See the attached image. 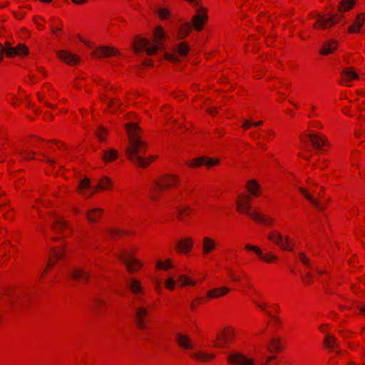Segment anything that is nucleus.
Returning a JSON list of instances; mask_svg holds the SVG:
<instances>
[{
	"instance_id": "f257e3e1",
	"label": "nucleus",
	"mask_w": 365,
	"mask_h": 365,
	"mask_svg": "<svg viewBox=\"0 0 365 365\" xmlns=\"http://www.w3.org/2000/svg\"><path fill=\"white\" fill-rule=\"evenodd\" d=\"M297 188L301 195L315 209L324 210L329 206L331 199L325 195V189L319 186L314 180L308 178L304 185L298 182Z\"/></svg>"
},
{
	"instance_id": "f03ea898",
	"label": "nucleus",
	"mask_w": 365,
	"mask_h": 365,
	"mask_svg": "<svg viewBox=\"0 0 365 365\" xmlns=\"http://www.w3.org/2000/svg\"><path fill=\"white\" fill-rule=\"evenodd\" d=\"M125 130L129 140L126 156L130 160H134L138 155H143L145 153L147 145L141 139V131L136 123H127Z\"/></svg>"
},
{
	"instance_id": "7ed1b4c3",
	"label": "nucleus",
	"mask_w": 365,
	"mask_h": 365,
	"mask_svg": "<svg viewBox=\"0 0 365 365\" xmlns=\"http://www.w3.org/2000/svg\"><path fill=\"white\" fill-rule=\"evenodd\" d=\"M252 301L256 307L267 313V317L269 318V323L274 329H279L283 327V320L278 315L281 312L278 304H269L263 299L257 297H254Z\"/></svg>"
},
{
	"instance_id": "20e7f679",
	"label": "nucleus",
	"mask_w": 365,
	"mask_h": 365,
	"mask_svg": "<svg viewBox=\"0 0 365 365\" xmlns=\"http://www.w3.org/2000/svg\"><path fill=\"white\" fill-rule=\"evenodd\" d=\"M180 182V178L178 175L174 173H168L160 175L152 184L151 190L152 194L150 198L155 200L156 193L175 189L178 187Z\"/></svg>"
},
{
	"instance_id": "39448f33",
	"label": "nucleus",
	"mask_w": 365,
	"mask_h": 365,
	"mask_svg": "<svg viewBox=\"0 0 365 365\" xmlns=\"http://www.w3.org/2000/svg\"><path fill=\"white\" fill-rule=\"evenodd\" d=\"M267 238L270 242L284 252H292L297 247V242L293 237L289 235H283L277 230L269 232Z\"/></svg>"
},
{
	"instance_id": "423d86ee",
	"label": "nucleus",
	"mask_w": 365,
	"mask_h": 365,
	"mask_svg": "<svg viewBox=\"0 0 365 365\" xmlns=\"http://www.w3.org/2000/svg\"><path fill=\"white\" fill-rule=\"evenodd\" d=\"M237 338V331L235 327L227 325L220 329L213 341V346L217 349H225L234 343Z\"/></svg>"
},
{
	"instance_id": "0eeeda50",
	"label": "nucleus",
	"mask_w": 365,
	"mask_h": 365,
	"mask_svg": "<svg viewBox=\"0 0 365 365\" xmlns=\"http://www.w3.org/2000/svg\"><path fill=\"white\" fill-rule=\"evenodd\" d=\"M301 148H307V145L310 142L315 149H321L328 144L326 136L322 134H317L313 132L305 130L299 135Z\"/></svg>"
},
{
	"instance_id": "6e6552de",
	"label": "nucleus",
	"mask_w": 365,
	"mask_h": 365,
	"mask_svg": "<svg viewBox=\"0 0 365 365\" xmlns=\"http://www.w3.org/2000/svg\"><path fill=\"white\" fill-rule=\"evenodd\" d=\"M345 21V16L341 14H334L329 16H319L312 27L315 30H324Z\"/></svg>"
},
{
	"instance_id": "1a4fd4ad",
	"label": "nucleus",
	"mask_w": 365,
	"mask_h": 365,
	"mask_svg": "<svg viewBox=\"0 0 365 365\" xmlns=\"http://www.w3.org/2000/svg\"><path fill=\"white\" fill-rule=\"evenodd\" d=\"M166 38L165 29L161 25L156 26L152 34L151 44L148 49V56H153L162 48L163 41Z\"/></svg>"
},
{
	"instance_id": "9d476101",
	"label": "nucleus",
	"mask_w": 365,
	"mask_h": 365,
	"mask_svg": "<svg viewBox=\"0 0 365 365\" xmlns=\"http://www.w3.org/2000/svg\"><path fill=\"white\" fill-rule=\"evenodd\" d=\"M195 14L191 19V25L194 31L197 32L202 31L208 21V10L200 3Z\"/></svg>"
},
{
	"instance_id": "9b49d317",
	"label": "nucleus",
	"mask_w": 365,
	"mask_h": 365,
	"mask_svg": "<svg viewBox=\"0 0 365 365\" xmlns=\"http://www.w3.org/2000/svg\"><path fill=\"white\" fill-rule=\"evenodd\" d=\"M67 252V245H63L58 247H55L51 250L49 253V258L47 262L46 266L42 272V276L45 275L47 272L55 266L58 261L62 259Z\"/></svg>"
},
{
	"instance_id": "f8f14e48",
	"label": "nucleus",
	"mask_w": 365,
	"mask_h": 365,
	"mask_svg": "<svg viewBox=\"0 0 365 365\" xmlns=\"http://www.w3.org/2000/svg\"><path fill=\"white\" fill-rule=\"evenodd\" d=\"M194 243L195 240L192 237L184 236L176 242L175 250L178 255H188L193 250Z\"/></svg>"
},
{
	"instance_id": "ddd939ff",
	"label": "nucleus",
	"mask_w": 365,
	"mask_h": 365,
	"mask_svg": "<svg viewBox=\"0 0 365 365\" xmlns=\"http://www.w3.org/2000/svg\"><path fill=\"white\" fill-rule=\"evenodd\" d=\"M252 198L245 192L239 194L236 198V210L245 215L252 208Z\"/></svg>"
},
{
	"instance_id": "4468645a",
	"label": "nucleus",
	"mask_w": 365,
	"mask_h": 365,
	"mask_svg": "<svg viewBox=\"0 0 365 365\" xmlns=\"http://www.w3.org/2000/svg\"><path fill=\"white\" fill-rule=\"evenodd\" d=\"M2 53H5L7 56L11 58L16 56L22 58L28 55L29 48L23 43H19L14 47L8 48H3V46L0 45V55ZM1 58L2 57L0 56V61Z\"/></svg>"
},
{
	"instance_id": "2eb2a0df",
	"label": "nucleus",
	"mask_w": 365,
	"mask_h": 365,
	"mask_svg": "<svg viewBox=\"0 0 365 365\" xmlns=\"http://www.w3.org/2000/svg\"><path fill=\"white\" fill-rule=\"evenodd\" d=\"M56 56L59 61L68 66H76L80 62L79 56L66 49L56 51Z\"/></svg>"
},
{
	"instance_id": "dca6fc26",
	"label": "nucleus",
	"mask_w": 365,
	"mask_h": 365,
	"mask_svg": "<svg viewBox=\"0 0 365 365\" xmlns=\"http://www.w3.org/2000/svg\"><path fill=\"white\" fill-rule=\"evenodd\" d=\"M227 361L231 365H255V360L241 352L234 351L227 357Z\"/></svg>"
},
{
	"instance_id": "f3484780",
	"label": "nucleus",
	"mask_w": 365,
	"mask_h": 365,
	"mask_svg": "<svg viewBox=\"0 0 365 365\" xmlns=\"http://www.w3.org/2000/svg\"><path fill=\"white\" fill-rule=\"evenodd\" d=\"M52 231L60 235L61 237H68L72 233L71 225L63 218H58L55 220L52 225Z\"/></svg>"
},
{
	"instance_id": "a211bd4d",
	"label": "nucleus",
	"mask_w": 365,
	"mask_h": 365,
	"mask_svg": "<svg viewBox=\"0 0 365 365\" xmlns=\"http://www.w3.org/2000/svg\"><path fill=\"white\" fill-rule=\"evenodd\" d=\"M76 192L83 199L87 200L92 197L96 193V190L95 187L91 186L90 179L84 178L77 186Z\"/></svg>"
},
{
	"instance_id": "6ab92c4d",
	"label": "nucleus",
	"mask_w": 365,
	"mask_h": 365,
	"mask_svg": "<svg viewBox=\"0 0 365 365\" xmlns=\"http://www.w3.org/2000/svg\"><path fill=\"white\" fill-rule=\"evenodd\" d=\"M149 308L145 306H140L135 310V321L138 329L145 330L148 329V319L149 315Z\"/></svg>"
},
{
	"instance_id": "aec40b11",
	"label": "nucleus",
	"mask_w": 365,
	"mask_h": 365,
	"mask_svg": "<svg viewBox=\"0 0 365 365\" xmlns=\"http://www.w3.org/2000/svg\"><path fill=\"white\" fill-rule=\"evenodd\" d=\"M359 74L354 67H346L341 72V84L350 86L351 82L359 80Z\"/></svg>"
},
{
	"instance_id": "412c9836",
	"label": "nucleus",
	"mask_w": 365,
	"mask_h": 365,
	"mask_svg": "<svg viewBox=\"0 0 365 365\" xmlns=\"http://www.w3.org/2000/svg\"><path fill=\"white\" fill-rule=\"evenodd\" d=\"M245 216L248 217L250 220L257 224L271 226L274 223L272 218L264 215L253 207L245 215Z\"/></svg>"
},
{
	"instance_id": "4be33fe9",
	"label": "nucleus",
	"mask_w": 365,
	"mask_h": 365,
	"mask_svg": "<svg viewBox=\"0 0 365 365\" xmlns=\"http://www.w3.org/2000/svg\"><path fill=\"white\" fill-rule=\"evenodd\" d=\"M151 42L145 36H135L132 42V48L135 53L145 52L148 55V49L150 48Z\"/></svg>"
},
{
	"instance_id": "5701e85b",
	"label": "nucleus",
	"mask_w": 365,
	"mask_h": 365,
	"mask_svg": "<svg viewBox=\"0 0 365 365\" xmlns=\"http://www.w3.org/2000/svg\"><path fill=\"white\" fill-rule=\"evenodd\" d=\"M120 259L123 261L127 271L130 274L140 271L145 266L144 262L138 257H130L124 259L120 257Z\"/></svg>"
},
{
	"instance_id": "b1692460",
	"label": "nucleus",
	"mask_w": 365,
	"mask_h": 365,
	"mask_svg": "<svg viewBox=\"0 0 365 365\" xmlns=\"http://www.w3.org/2000/svg\"><path fill=\"white\" fill-rule=\"evenodd\" d=\"M217 240L210 236H204L202 238L201 252L203 256H207L217 249Z\"/></svg>"
},
{
	"instance_id": "393cba45",
	"label": "nucleus",
	"mask_w": 365,
	"mask_h": 365,
	"mask_svg": "<svg viewBox=\"0 0 365 365\" xmlns=\"http://www.w3.org/2000/svg\"><path fill=\"white\" fill-rule=\"evenodd\" d=\"M93 56L96 58H108L110 56H118L119 51L113 46H101L96 47L92 53Z\"/></svg>"
},
{
	"instance_id": "a878e982",
	"label": "nucleus",
	"mask_w": 365,
	"mask_h": 365,
	"mask_svg": "<svg viewBox=\"0 0 365 365\" xmlns=\"http://www.w3.org/2000/svg\"><path fill=\"white\" fill-rule=\"evenodd\" d=\"M246 193L252 198H258L262 195V187L261 185L255 179L247 180L245 185Z\"/></svg>"
},
{
	"instance_id": "bb28decb",
	"label": "nucleus",
	"mask_w": 365,
	"mask_h": 365,
	"mask_svg": "<svg viewBox=\"0 0 365 365\" xmlns=\"http://www.w3.org/2000/svg\"><path fill=\"white\" fill-rule=\"evenodd\" d=\"M128 287L130 293L135 296H143L145 293L143 281L137 277H131L128 280Z\"/></svg>"
},
{
	"instance_id": "cd10ccee",
	"label": "nucleus",
	"mask_w": 365,
	"mask_h": 365,
	"mask_svg": "<svg viewBox=\"0 0 365 365\" xmlns=\"http://www.w3.org/2000/svg\"><path fill=\"white\" fill-rule=\"evenodd\" d=\"M104 210L101 207H91L86 210L85 217L89 224H97L103 218Z\"/></svg>"
},
{
	"instance_id": "c85d7f7f",
	"label": "nucleus",
	"mask_w": 365,
	"mask_h": 365,
	"mask_svg": "<svg viewBox=\"0 0 365 365\" xmlns=\"http://www.w3.org/2000/svg\"><path fill=\"white\" fill-rule=\"evenodd\" d=\"M284 346V339L279 336H275L269 339L267 345V349L272 354H277L282 351Z\"/></svg>"
},
{
	"instance_id": "c756f323",
	"label": "nucleus",
	"mask_w": 365,
	"mask_h": 365,
	"mask_svg": "<svg viewBox=\"0 0 365 365\" xmlns=\"http://www.w3.org/2000/svg\"><path fill=\"white\" fill-rule=\"evenodd\" d=\"M38 99L40 101H45V103L52 108H53V105L48 103V99H53L56 97V93L53 89L51 88L50 85H45L41 92L37 93Z\"/></svg>"
},
{
	"instance_id": "7c9ffc66",
	"label": "nucleus",
	"mask_w": 365,
	"mask_h": 365,
	"mask_svg": "<svg viewBox=\"0 0 365 365\" xmlns=\"http://www.w3.org/2000/svg\"><path fill=\"white\" fill-rule=\"evenodd\" d=\"M190 357L197 362L208 363L213 361L215 359L216 355L215 354L212 352H207L205 351L198 350L195 352H192L190 354Z\"/></svg>"
},
{
	"instance_id": "2f4dec72",
	"label": "nucleus",
	"mask_w": 365,
	"mask_h": 365,
	"mask_svg": "<svg viewBox=\"0 0 365 365\" xmlns=\"http://www.w3.org/2000/svg\"><path fill=\"white\" fill-rule=\"evenodd\" d=\"M230 291V288L226 286L215 287L207 292L206 298L210 300L221 298L227 295Z\"/></svg>"
},
{
	"instance_id": "473e14b6",
	"label": "nucleus",
	"mask_w": 365,
	"mask_h": 365,
	"mask_svg": "<svg viewBox=\"0 0 365 365\" xmlns=\"http://www.w3.org/2000/svg\"><path fill=\"white\" fill-rule=\"evenodd\" d=\"M155 270L160 272H168L175 268V264L172 259H158L155 263Z\"/></svg>"
},
{
	"instance_id": "72a5a7b5",
	"label": "nucleus",
	"mask_w": 365,
	"mask_h": 365,
	"mask_svg": "<svg viewBox=\"0 0 365 365\" xmlns=\"http://www.w3.org/2000/svg\"><path fill=\"white\" fill-rule=\"evenodd\" d=\"M176 341L178 345L185 350H190L194 348V343L192 339L185 334L179 333L176 336Z\"/></svg>"
},
{
	"instance_id": "f704fd0d",
	"label": "nucleus",
	"mask_w": 365,
	"mask_h": 365,
	"mask_svg": "<svg viewBox=\"0 0 365 365\" xmlns=\"http://www.w3.org/2000/svg\"><path fill=\"white\" fill-rule=\"evenodd\" d=\"M38 140L36 138L33 139L31 141L26 142L22 148L19 150V153L23 160H30L34 158V153L29 150L30 148H32Z\"/></svg>"
},
{
	"instance_id": "c9c22d12",
	"label": "nucleus",
	"mask_w": 365,
	"mask_h": 365,
	"mask_svg": "<svg viewBox=\"0 0 365 365\" xmlns=\"http://www.w3.org/2000/svg\"><path fill=\"white\" fill-rule=\"evenodd\" d=\"M178 284L181 288L195 287L197 286L199 282L195 279L185 274H180L178 277Z\"/></svg>"
},
{
	"instance_id": "e433bc0d",
	"label": "nucleus",
	"mask_w": 365,
	"mask_h": 365,
	"mask_svg": "<svg viewBox=\"0 0 365 365\" xmlns=\"http://www.w3.org/2000/svg\"><path fill=\"white\" fill-rule=\"evenodd\" d=\"M259 260L266 264H277L279 262L280 258L274 252L267 251L265 252H262Z\"/></svg>"
},
{
	"instance_id": "4c0bfd02",
	"label": "nucleus",
	"mask_w": 365,
	"mask_h": 365,
	"mask_svg": "<svg viewBox=\"0 0 365 365\" xmlns=\"http://www.w3.org/2000/svg\"><path fill=\"white\" fill-rule=\"evenodd\" d=\"M338 47V42L334 39H329L324 41L320 48L322 55H329L334 52Z\"/></svg>"
},
{
	"instance_id": "58836bf2",
	"label": "nucleus",
	"mask_w": 365,
	"mask_h": 365,
	"mask_svg": "<svg viewBox=\"0 0 365 365\" xmlns=\"http://www.w3.org/2000/svg\"><path fill=\"white\" fill-rule=\"evenodd\" d=\"M193 27L190 22H183L178 29L176 38L178 40H182L187 38L193 31Z\"/></svg>"
},
{
	"instance_id": "ea45409f",
	"label": "nucleus",
	"mask_w": 365,
	"mask_h": 365,
	"mask_svg": "<svg viewBox=\"0 0 365 365\" xmlns=\"http://www.w3.org/2000/svg\"><path fill=\"white\" fill-rule=\"evenodd\" d=\"M194 210L189 205H183L179 207L177 212V217L180 221H185L193 214Z\"/></svg>"
},
{
	"instance_id": "a19ab883",
	"label": "nucleus",
	"mask_w": 365,
	"mask_h": 365,
	"mask_svg": "<svg viewBox=\"0 0 365 365\" xmlns=\"http://www.w3.org/2000/svg\"><path fill=\"white\" fill-rule=\"evenodd\" d=\"M357 4V0H340L337 6L338 14L348 12L353 9Z\"/></svg>"
},
{
	"instance_id": "79ce46f5",
	"label": "nucleus",
	"mask_w": 365,
	"mask_h": 365,
	"mask_svg": "<svg viewBox=\"0 0 365 365\" xmlns=\"http://www.w3.org/2000/svg\"><path fill=\"white\" fill-rule=\"evenodd\" d=\"M365 21V14H359L352 25L349 27L348 31L350 34H356L360 31Z\"/></svg>"
},
{
	"instance_id": "37998d69",
	"label": "nucleus",
	"mask_w": 365,
	"mask_h": 365,
	"mask_svg": "<svg viewBox=\"0 0 365 365\" xmlns=\"http://www.w3.org/2000/svg\"><path fill=\"white\" fill-rule=\"evenodd\" d=\"M112 187V181L108 177H103L100 178L98 184L95 186L96 192L110 190Z\"/></svg>"
},
{
	"instance_id": "c03bdc74",
	"label": "nucleus",
	"mask_w": 365,
	"mask_h": 365,
	"mask_svg": "<svg viewBox=\"0 0 365 365\" xmlns=\"http://www.w3.org/2000/svg\"><path fill=\"white\" fill-rule=\"evenodd\" d=\"M155 158L156 157L154 155H150L145 158L141 155H138L134 160L131 161L140 168H146L155 160Z\"/></svg>"
},
{
	"instance_id": "a18cd8bd",
	"label": "nucleus",
	"mask_w": 365,
	"mask_h": 365,
	"mask_svg": "<svg viewBox=\"0 0 365 365\" xmlns=\"http://www.w3.org/2000/svg\"><path fill=\"white\" fill-rule=\"evenodd\" d=\"M190 47L187 42L181 41L173 48V52H176L181 57H186L190 53Z\"/></svg>"
},
{
	"instance_id": "49530a36",
	"label": "nucleus",
	"mask_w": 365,
	"mask_h": 365,
	"mask_svg": "<svg viewBox=\"0 0 365 365\" xmlns=\"http://www.w3.org/2000/svg\"><path fill=\"white\" fill-rule=\"evenodd\" d=\"M24 97V93L22 91H19L17 94L14 93H10L6 96V101L9 103L13 106H18L21 100Z\"/></svg>"
},
{
	"instance_id": "de8ad7c7",
	"label": "nucleus",
	"mask_w": 365,
	"mask_h": 365,
	"mask_svg": "<svg viewBox=\"0 0 365 365\" xmlns=\"http://www.w3.org/2000/svg\"><path fill=\"white\" fill-rule=\"evenodd\" d=\"M50 27L51 29L54 34H57L58 32H60L63 29V22L62 21L56 17V16H51L50 18Z\"/></svg>"
},
{
	"instance_id": "09e8293b",
	"label": "nucleus",
	"mask_w": 365,
	"mask_h": 365,
	"mask_svg": "<svg viewBox=\"0 0 365 365\" xmlns=\"http://www.w3.org/2000/svg\"><path fill=\"white\" fill-rule=\"evenodd\" d=\"M71 277L75 280H88V273L81 268H75L71 272Z\"/></svg>"
},
{
	"instance_id": "8fccbe9b",
	"label": "nucleus",
	"mask_w": 365,
	"mask_h": 365,
	"mask_svg": "<svg viewBox=\"0 0 365 365\" xmlns=\"http://www.w3.org/2000/svg\"><path fill=\"white\" fill-rule=\"evenodd\" d=\"M118 157V152L115 149H109L104 153L103 160L106 163H111Z\"/></svg>"
},
{
	"instance_id": "3c124183",
	"label": "nucleus",
	"mask_w": 365,
	"mask_h": 365,
	"mask_svg": "<svg viewBox=\"0 0 365 365\" xmlns=\"http://www.w3.org/2000/svg\"><path fill=\"white\" fill-rule=\"evenodd\" d=\"M324 345L330 350H334L336 347V339L330 334H327L324 339Z\"/></svg>"
},
{
	"instance_id": "603ef678",
	"label": "nucleus",
	"mask_w": 365,
	"mask_h": 365,
	"mask_svg": "<svg viewBox=\"0 0 365 365\" xmlns=\"http://www.w3.org/2000/svg\"><path fill=\"white\" fill-rule=\"evenodd\" d=\"M297 155L299 158H302L304 160H309L312 157V151L310 150L309 145H307V148H301V143L299 144V152Z\"/></svg>"
},
{
	"instance_id": "864d4df0",
	"label": "nucleus",
	"mask_w": 365,
	"mask_h": 365,
	"mask_svg": "<svg viewBox=\"0 0 365 365\" xmlns=\"http://www.w3.org/2000/svg\"><path fill=\"white\" fill-rule=\"evenodd\" d=\"M244 250L247 252H253L257 257L258 259L263 252L260 247L250 243H247L244 246Z\"/></svg>"
},
{
	"instance_id": "5fc2aeb1",
	"label": "nucleus",
	"mask_w": 365,
	"mask_h": 365,
	"mask_svg": "<svg viewBox=\"0 0 365 365\" xmlns=\"http://www.w3.org/2000/svg\"><path fill=\"white\" fill-rule=\"evenodd\" d=\"M108 101L107 102V112L114 113L120 106V101L118 99H111L108 98Z\"/></svg>"
},
{
	"instance_id": "6e6d98bb",
	"label": "nucleus",
	"mask_w": 365,
	"mask_h": 365,
	"mask_svg": "<svg viewBox=\"0 0 365 365\" xmlns=\"http://www.w3.org/2000/svg\"><path fill=\"white\" fill-rule=\"evenodd\" d=\"M164 287L169 292H173L176 288V281L173 277H167L164 281Z\"/></svg>"
},
{
	"instance_id": "4d7b16f0",
	"label": "nucleus",
	"mask_w": 365,
	"mask_h": 365,
	"mask_svg": "<svg viewBox=\"0 0 365 365\" xmlns=\"http://www.w3.org/2000/svg\"><path fill=\"white\" fill-rule=\"evenodd\" d=\"M204 157H200L188 160L186 164L189 168H194L204 165Z\"/></svg>"
},
{
	"instance_id": "13d9d810",
	"label": "nucleus",
	"mask_w": 365,
	"mask_h": 365,
	"mask_svg": "<svg viewBox=\"0 0 365 365\" xmlns=\"http://www.w3.org/2000/svg\"><path fill=\"white\" fill-rule=\"evenodd\" d=\"M158 18L162 20H168L171 15V11L168 8H160L157 11Z\"/></svg>"
},
{
	"instance_id": "bf43d9fd",
	"label": "nucleus",
	"mask_w": 365,
	"mask_h": 365,
	"mask_svg": "<svg viewBox=\"0 0 365 365\" xmlns=\"http://www.w3.org/2000/svg\"><path fill=\"white\" fill-rule=\"evenodd\" d=\"M96 137L101 142H105L108 134V130L103 127H99L96 130Z\"/></svg>"
},
{
	"instance_id": "052dcab7",
	"label": "nucleus",
	"mask_w": 365,
	"mask_h": 365,
	"mask_svg": "<svg viewBox=\"0 0 365 365\" xmlns=\"http://www.w3.org/2000/svg\"><path fill=\"white\" fill-rule=\"evenodd\" d=\"M33 20H34V23L36 25V29L38 31H43L46 29V26H45L46 21L43 17L34 16Z\"/></svg>"
},
{
	"instance_id": "680f3d73",
	"label": "nucleus",
	"mask_w": 365,
	"mask_h": 365,
	"mask_svg": "<svg viewBox=\"0 0 365 365\" xmlns=\"http://www.w3.org/2000/svg\"><path fill=\"white\" fill-rule=\"evenodd\" d=\"M328 166H329V160L326 158H320L313 165V167L314 168L319 169L321 170H324Z\"/></svg>"
},
{
	"instance_id": "e2e57ef3",
	"label": "nucleus",
	"mask_w": 365,
	"mask_h": 365,
	"mask_svg": "<svg viewBox=\"0 0 365 365\" xmlns=\"http://www.w3.org/2000/svg\"><path fill=\"white\" fill-rule=\"evenodd\" d=\"M204 165L206 166L207 168L217 166L220 164V160L217 158L204 157Z\"/></svg>"
},
{
	"instance_id": "0e129e2a",
	"label": "nucleus",
	"mask_w": 365,
	"mask_h": 365,
	"mask_svg": "<svg viewBox=\"0 0 365 365\" xmlns=\"http://www.w3.org/2000/svg\"><path fill=\"white\" fill-rule=\"evenodd\" d=\"M262 123L263 122L262 120L254 121L252 120H247L244 122L242 128L244 130H247L253 126H260L262 125Z\"/></svg>"
},
{
	"instance_id": "69168bd1",
	"label": "nucleus",
	"mask_w": 365,
	"mask_h": 365,
	"mask_svg": "<svg viewBox=\"0 0 365 365\" xmlns=\"http://www.w3.org/2000/svg\"><path fill=\"white\" fill-rule=\"evenodd\" d=\"M180 57L179 54L176 52L173 53H167L165 54V58L166 60L173 62L178 63L180 61Z\"/></svg>"
},
{
	"instance_id": "338daca9",
	"label": "nucleus",
	"mask_w": 365,
	"mask_h": 365,
	"mask_svg": "<svg viewBox=\"0 0 365 365\" xmlns=\"http://www.w3.org/2000/svg\"><path fill=\"white\" fill-rule=\"evenodd\" d=\"M299 261L307 267L310 265V259L304 252H299L298 255Z\"/></svg>"
},
{
	"instance_id": "774afa93",
	"label": "nucleus",
	"mask_w": 365,
	"mask_h": 365,
	"mask_svg": "<svg viewBox=\"0 0 365 365\" xmlns=\"http://www.w3.org/2000/svg\"><path fill=\"white\" fill-rule=\"evenodd\" d=\"M153 284L154 287V291L156 293H160L162 292V283L160 279L154 278L153 279Z\"/></svg>"
}]
</instances>
